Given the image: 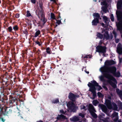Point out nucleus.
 <instances>
[{
  "mask_svg": "<svg viewBox=\"0 0 122 122\" xmlns=\"http://www.w3.org/2000/svg\"><path fill=\"white\" fill-rule=\"evenodd\" d=\"M35 43L37 44L39 46H41V45H42V43H40L38 41H35Z\"/></svg>",
  "mask_w": 122,
  "mask_h": 122,
  "instance_id": "nucleus-45",
  "label": "nucleus"
},
{
  "mask_svg": "<svg viewBox=\"0 0 122 122\" xmlns=\"http://www.w3.org/2000/svg\"><path fill=\"white\" fill-rule=\"evenodd\" d=\"M56 21V24H57L58 25H59L61 24H62V23L61 22V19L60 20H57L56 19L55 20Z\"/></svg>",
  "mask_w": 122,
  "mask_h": 122,
  "instance_id": "nucleus-34",
  "label": "nucleus"
},
{
  "mask_svg": "<svg viewBox=\"0 0 122 122\" xmlns=\"http://www.w3.org/2000/svg\"><path fill=\"white\" fill-rule=\"evenodd\" d=\"M116 63V62L113 60L106 61L105 63V66L102 67L100 68L101 71L103 74L108 72V68L107 66L114 65Z\"/></svg>",
  "mask_w": 122,
  "mask_h": 122,
  "instance_id": "nucleus-3",
  "label": "nucleus"
},
{
  "mask_svg": "<svg viewBox=\"0 0 122 122\" xmlns=\"http://www.w3.org/2000/svg\"><path fill=\"white\" fill-rule=\"evenodd\" d=\"M20 15L19 14L16 13L15 15V17L17 18H18L19 17Z\"/></svg>",
  "mask_w": 122,
  "mask_h": 122,
  "instance_id": "nucleus-52",
  "label": "nucleus"
},
{
  "mask_svg": "<svg viewBox=\"0 0 122 122\" xmlns=\"http://www.w3.org/2000/svg\"><path fill=\"white\" fill-rule=\"evenodd\" d=\"M26 16L27 17H29L30 16H32L31 15L30 13V11L29 10H27L26 12Z\"/></svg>",
  "mask_w": 122,
  "mask_h": 122,
  "instance_id": "nucleus-41",
  "label": "nucleus"
},
{
  "mask_svg": "<svg viewBox=\"0 0 122 122\" xmlns=\"http://www.w3.org/2000/svg\"><path fill=\"white\" fill-rule=\"evenodd\" d=\"M118 113L117 112H114L112 113V116L113 117H116L118 116Z\"/></svg>",
  "mask_w": 122,
  "mask_h": 122,
  "instance_id": "nucleus-36",
  "label": "nucleus"
},
{
  "mask_svg": "<svg viewBox=\"0 0 122 122\" xmlns=\"http://www.w3.org/2000/svg\"><path fill=\"white\" fill-rule=\"evenodd\" d=\"M103 76L102 75L99 77L101 81H105V80L104 79V77H105L104 76L103 74Z\"/></svg>",
  "mask_w": 122,
  "mask_h": 122,
  "instance_id": "nucleus-38",
  "label": "nucleus"
},
{
  "mask_svg": "<svg viewBox=\"0 0 122 122\" xmlns=\"http://www.w3.org/2000/svg\"><path fill=\"white\" fill-rule=\"evenodd\" d=\"M41 53V51L39 49H38L37 51H36V53H37V54L39 55L40 54V53Z\"/></svg>",
  "mask_w": 122,
  "mask_h": 122,
  "instance_id": "nucleus-53",
  "label": "nucleus"
},
{
  "mask_svg": "<svg viewBox=\"0 0 122 122\" xmlns=\"http://www.w3.org/2000/svg\"><path fill=\"white\" fill-rule=\"evenodd\" d=\"M13 29L15 31H16L18 30L19 28L17 25H15L13 26Z\"/></svg>",
  "mask_w": 122,
  "mask_h": 122,
  "instance_id": "nucleus-35",
  "label": "nucleus"
},
{
  "mask_svg": "<svg viewBox=\"0 0 122 122\" xmlns=\"http://www.w3.org/2000/svg\"><path fill=\"white\" fill-rule=\"evenodd\" d=\"M20 98L18 97V98H17V100H18V101H19L20 102H23V100L22 99H20Z\"/></svg>",
  "mask_w": 122,
  "mask_h": 122,
  "instance_id": "nucleus-57",
  "label": "nucleus"
},
{
  "mask_svg": "<svg viewBox=\"0 0 122 122\" xmlns=\"http://www.w3.org/2000/svg\"><path fill=\"white\" fill-rule=\"evenodd\" d=\"M1 5L3 8L5 7H6L5 4L4 2L2 3Z\"/></svg>",
  "mask_w": 122,
  "mask_h": 122,
  "instance_id": "nucleus-55",
  "label": "nucleus"
},
{
  "mask_svg": "<svg viewBox=\"0 0 122 122\" xmlns=\"http://www.w3.org/2000/svg\"><path fill=\"white\" fill-rule=\"evenodd\" d=\"M93 16L94 17H96V18H97L98 20L99 19L100 16V15L98 13H95L93 14Z\"/></svg>",
  "mask_w": 122,
  "mask_h": 122,
  "instance_id": "nucleus-26",
  "label": "nucleus"
},
{
  "mask_svg": "<svg viewBox=\"0 0 122 122\" xmlns=\"http://www.w3.org/2000/svg\"><path fill=\"white\" fill-rule=\"evenodd\" d=\"M105 104L108 109H111L112 108V105L110 100L107 99L105 100Z\"/></svg>",
  "mask_w": 122,
  "mask_h": 122,
  "instance_id": "nucleus-14",
  "label": "nucleus"
},
{
  "mask_svg": "<svg viewBox=\"0 0 122 122\" xmlns=\"http://www.w3.org/2000/svg\"><path fill=\"white\" fill-rule=\"evenodd\" d=\"M97 37L101 39H102L103 38V35L100 32H97Z\"/></svg>",
  "mask_w": 122,
  "mask_h": 122,
  "instance_id": "nucleus-27",
  "label": "nucleus"
},
{
  "mask_svg": "<svg viewBox=\"0 0 122 122\" xmlns=\"http://www.w3.org/2000/svg\"><path fill=\"white\" fill-rule=\"evenodd\" d=\"M51 102L52 103H57L59 102V101L58 99H55L53 100Z\"/></svg>",
  "mask_w": 122,
  "mask_h": 122,
  "instance_id": "nucleus-30",
  "label": "nucleus"
},
{
  "mask_svg": "<svg viewBox=\"0 0 122 122\" xmlns=\"http://www.w3.org/2000/svg\"><path fill=\"white\" fill-rule=\"evenodd\" d=\"M39 19L42 21V22L43 23V25H44L47 21L46 19V18L45 17V16H43V17H42L41 19Z\"/></svg>",
  "mask_w": 122,
  "mask_h": 122,
  "instance_id": "nucleus-24",
  "label": "nucleus"
},
{
  "mask_svg": "<svg viewBox=\"0 0 122 122\" xmlns=\"http://www.w3.org/2000/svg\"><path fill=\"white\" fill-rule=\"evenodd\" d=\"M66 116L62 114H61L58 115L56 118L57 120H60L61 119L65 120L66 119Z\"/></svg>",
  "mask_w": 122,
  "mask_h": 122,
  "instance_id": "nucleus-19",
  "label": "nucleus"
},
{
  "mask_svg": "<svg viewBox=\"0 0 122 122\" xmlns=\"http://www.w3.org/2000/svg\"><path fill=\"white\" fill-rule=\"evenodd\" d=\"M103 42L102 40H100L98 43V46H102Z\"/></svg>",
  "mask_w": 122,
  "mask_h": 122,
  "instance_id": "nucleus-54",
  "label": "nucleus"
},
{
  "mask_svg": "<svg viewBox=\"0 0 122 122\" xmlns=\"http://www.w3.org/2000/svg\"><path fill=\"white\" fill-rule=\"evenodd\" d=\"M119 41V39H115V42L116 43H118Z\"/></svg>",
  "mask_w": 122,
  "mask_h": 122,
  "instance_id": "nucleus-58",
  "label": "nucleus"
},
{
  "mask_svg": "<svg viewBox=\"0 0 122 122\" xmlns=\"http://www.w3.org/2000/svg\"><path fill=\"white\" fill-rule=\"evenodd\" d=\"M82 56H83V55H82ZM81 58L83 59L86 60V59L88 58H91V56L89 55H86L84 56H82L81 57Z\"/></svg>",
  "mask_w": 122,
  "mask_h": 122,
  "instance_id": "nucleus-25",
  "label": "nucleus"
},
{
  "mask_svg": "<svg viewBox=\"0 0 122 122\" xmlns=\"http://www.w3.org/2000/svg\"><path fill=\"white\" fill-rule=\"evenodd\" d=\"M107 9V7H103L102 8V10L103 12H106V11Z\"/></svg>",
  "mask_w": 122,
  "mask_h": 122,
  "instance_id": "nucleus-49",
  "label": "nucleus"
},
{
  "mask_svg": "<svg viewBox=\"0 0 122 122\" xmlns=\"http://www.w3.org/2000/svg\"><path fill=\"white\" fill-rule=\"evenodd\" d=\"M18 97H16V96L13 97L12 95H10L9 98V103L10 104H11L15 106L17 105V102L18 101L17 100Z\"/></svg>",
  "mask_w": 122,
  "mask_h": 122,
  "instance_id": "nucleus-6",
  "label": "nucleus"
},
{
  "mask_svg": "<svg viewBox=\"0 0 122 122\" xmlns=\"http://www.w3.org/2000/svg\"><path fill=\"white\" fill-rule=\"evenodd\" d=\"M36 0H30L31 1L32 3L35 4L36 2Z\"/></svg>",
  "mask_w": 122,
  "mask_h": 122,
  "instance_id": "nucleus-56",
  "label": "nucleus"
},
{
  "mask_svg": "<svg viewBox=\"0 0 122 122\" xmlns=\"http://www.w3.org/2000/svg\"><path fill=\"white\" fill-rule=\"evenodd\" d=\"M98 96L99 98L103 97V95L100 92H98L97 93Z\"/></svg>",
  "mask_w": 122,
  "mask_h": 122,
  "instance_id": "nucleus-37",
  "label": "nucleus"
},
{
  "mask_svg": "<svg viewBox=\"0 0 122 122\" xmlns=\"http://www.w3.org/2000/svg\"><path fill=\"white\" fill-rule=\"evenodd\" d=\"M103 121L104 122H107L108 121L107 120L106 118L103 120Z\"/></svg>",
  "mask_w": 122,
  "mask_h": 122,
  "instance_id": "nucleus-63",
  "label": "nucleus"
},
{
  "mask_svg": "<svg viewBox=\"0 0 122 122\" xmlns=\"http://www.w3.org/2000/svg\"><path fill=\"white\" fill-rule=\"evenodd\" d=\"M115 119L113 120V121L114 122H117L118 120V117H116Z\"/></svg>",
  "mask_w": 122,
  "mask_h": 122,
  "instance_id": "nucleus-50",
  "label": "nucleus"
},
{
  "mask_svg": "<svg viewBox=\"0 0 122 122\" xmlns=\"http://www.w3.org/2000/svg\"><path fill=\"white\" fill-rule=\"evenodd\" d=\"M96 52L104 54L106 52V50L107 48L106 46H98L96 47Z\"/></svg>",
  "mask_w": 122,
  "mask_h": 122,
  "instance_id": "nucleus-8",
  "label": "nucleus"
},
{
  "mask_svg": "<svg viewBox=\"0 0 122 122\" xmlns=\"http://www.w3.org/2000/svg\"><path fill=\"white\" fill-rule=\"evenodd\" d=\"M70 120L71 121L73 122L78 121L79 120L78 118L76 116H75L72 118H70Z\"/></svg>",
  "mask_w": 122,
  "mask_h": 122,
  "instance_id": "nucleus-23",
  "label": "nucleus"
},
{
  "mask_svg": "<svg viewBox=\"0 0 122 122\" xmlns=\"http://www.w3.org/2000/svg\"><path fill=\"white\" fill-rule=\"evenodd\" d=\"M98 107L101 108L102 111L104 113L107 112V109L106 107L104 105L100 104L98 105Z\"/></svg>",
  "mask_w": 122,
  "mask_h": 122,
  "instance_id": "nucleus-16",
  "label": "nucleus"
},
{
  "mask_svg": "<svg viewBox=\"0 0 122 122\" xmlns=\"http://www.w3.org/2000/svg\"><path fill=\"white\" fill-rule=\"evenodd\" d=\"M79 97V96L78 95H75L71 92L69 93L68 97L72 102H68L67 105L69 110L71 111L75 112L76 111L78 107L75 106L74 102H76V98Z\"/></svg>",
  "mask_w": 122,
  "mask_h": 122,
  "instance_id": "nucleus-1",
  "label": "nucleus"
},
{
  "mask_svg": "<svg viewBox=\"0 0 122 122\" xmlns=\"http://www.w3.org/2000/svg\"><path fill=\"white\" fill-rule=\"evenodd\" d=\"M23 33L25 35V36H27L28 35V31L26 29L24 31H23Z\"/></svg>",
  "mask_w": 122,
  "mask_h": 122,
  "instance_id": "nucleus-43",
  "label": "nucleus"
},
{
  "mask_svg": "<svg viewBox=\"0 0 122 122\" xmlns=\"http://www.w3.org/2000/svg\"><path fill=\"white\" fill-rule=\"evenodd\" d=\"M81 109H86L85 110H86V107L84 106H81Z\"/></svg>",
  "mask_w": 122,
  "mask_h": 122,
  "instance_id": "nucleus-51",
  "label": "nucleus"
},
{
  "mask_svg": "<svg viewBox=\"0 0 122 122\" xmlns=\"http://www.w3.org/2000/svg\"><path fill=\"white\" fill-rule=\"evenodd\" d=\"M92 25H96L97 24L99 23V20L97 18H95L92 20Z\"/></svg>",
  "mask_w": 122,
  "mask_h": 122,
  "instance_id": "nucleus-21",
  "label": "nucleus"
},
{
  "mask_svg": "<svg viewBox=\"0 0 122 122\" xmlns=\"http://www.w3.org/2000/svg\"><path fill=\"white\" fill-rule=\"evenodd\" d=\"M60 112L61 113L64 114H65L66 112V111L65 112H64L63 110H60Z\"/></svg>",
  "mask_w": 122,
  "mask_h": 122,
  "instance_id": "nucleus-47",
  "label": "nucleus"
},
{
  "mask_svg": "<svg viewBox=\"0 0 122 122\" xmlns=\"http://www.w3.org/2000/svg\"><path fill=\"white\" fill-rule=\"evenodd\" d=\"M33 50L35 52V53H36V51H37V50H36V47H34L33 48Z\"/></svg>",
  "mask_w": 122,
  "mask_h": 122,
  "instance_id": "nucleus-59",
  "label": "nucleus"
},
{
  "mask_svg": "<svg viewBox=\"0 0 122 122\" xmlns=\"http://www.w3.org/2000/svg\"><path fill=\"white\" fill-rule=\"evenodd\" d=\"M51 1L53 2L54 3L57 4L56 1V0H50Z\"/></svg>",
  "mask_w": 122,
  "mask_h": 122,
  "instance_id": "nucleus-61",
  "label": "nucleus"
},
{
  "mask_svg": "<svg viewBox=\"0 0 122 122\" xmlns=\"http://www.w3.org/2000/svg\"><path fill=\"white\" fill-rule=\"evenodd\" d=\"M122 7V0L118 1L117 4V8L118 9H121Z\"/></svg>",
  "mask_w": 122,
  "mask_h": 122,
  "instance_id": "nucleus-17",
  "label": "nucleus"
},
{
  "mask_svg": "<svg viewBox=\"0 0 122 122\" xmlns=\"http://www.w3.org/2000/svg\"><path fill=\"white\" fill-rule=\"evenodd\" d=\"M51 19L53 20H56V19L54 14L53 13H51Z\"/></svg>",
  "mask_w": 122,
  "mask_h": 122,
  "instance_id": "nucleus-32",
  "label": "nucleus"
},
{
  "mask_svg": "<svg viewBox=\"0 0 122 122\" xmlns=\"http://www.w3.org/2000/svg\"><path fill=\"white\" fill-rule=\"evenodd\" d=\"M108 69V72H110L113 75L117 77H119L121 76V74L119 71L116 73L117 68L114 66L109 67Z\"/></svg>",
  "mask_w": 122,
  "mask_h": 122,
  "instance_id": "nucleus-5",
  "label": "nucleus"
},
{
  "mask_svg": "<svg viewBox=\"0 0 122 122\" xmlns=\"http://www.w3.org/2000/svg\"><path fill=\"white\" fill-rule=\"evenodd\" d=\"M104 88L105 89V90L106 91H107L108 90V88H107L106 86H105L104 87Z\"/></svg>",
  "mask_w": 122,
  "mask_h": 122,
  "instance_id": "nucleus-64",
  "label": "nucleus"
},
{
  "mask_svg": "<svg viewBox=\"0 0 122 122\" xmlns=\"http://www.w3.org/2000/svg\"><path fill=\"white\" fill-rule=\"evenodd\" d=\"M36 13L39 19H41L42 17L45 16L44 10H40L39 9L36 10Z\"/></svg>",
  "mask_w": 122,
  "mask_h": 122,
  "instance_id": "nucleus-9",
  "label": "nucleus"
},
{
  "mask_svg": "<svg viewBox=\"0 0 122 122\" xmlns=\"http://www.w3.org/2000/svg\"><path fill=\"white\" fill-rule=\"evenodd\" d=\"M61 16H60V13H59L58 15V16L57 17V19L60 20V19H61Z\"/></svg>",
  "mask_w": 122,
  "mask_h": 122,
  "instance_id": "nucleus-60",
  "label": "nucleus"
},
{
  "mask_svg": "<svg viewBox=\"0 0 122 122\" xmlns=\"http://www.w3.org/2000/svg\"><path fill=\"white\" fill-rule=\"evenodd\" d=\"M122 12L121 11H117L116 12V14L117 15V20H122V18L120 16V15Z\"/></svg>",
  "mask_w": 122,
  "mask_h": 122,
  "instance_id": "nucleus-18",
  "label": "nucleus"
},
{
  "mask_svg": "<svg viewBox=\"0 0 122 122\" xmlns=\"http://www.w3.org/2000/svg\"><path fill=\"white\" fill-rule=\"evenodd\" d=\"M91 83L89 82L88 86L90 88L89 91L91 92L92 93V97H90V98L92 99H94L97 96L96 90L97 89L98 91H99L102 89V88L95 80L91 81Z\"/></svg>",
  "mask_w": 122,
  "mask_h": 122,
  "instance_id": "nucleus-2",
  "label": "nucleus"
},
{
  "mask_svg": "<svg viewBox=\"0 0 122 122\" xmlns=\"http://www.w3.org/2000/svg\"><path fill=\"white\" fill-rule=\"evenodd\" d=\"M3 114L7 116L10 115L12 113V110L11 108L9 107H5L4 108Z\"/></svg>",
  "mask_w": 122,
  "mask_h": 122,
  "instance_id": "nucleus-10",
  "label": "nucleus"
},
{
  "mask_svg": "<svg viewBox=\"0 0 122 122\" xmlns=\"http://www.w3.org/2000/svg\"><path fill=\"white\" fill-rule=\"evenodd\" d=\"M118 106L122 110V103L121 102L118 104Z\"/></svg>",
  "mask_w": 122,
  "mask_h": 122,
  "instance_id": "nucleus-46",
  "label": "nucleus"
},
{
  "mask_svg": "<svg viewBox=\"0 0 122 122\" xmlns=\"http://www.w3.org/2000/svg\"><path fill=\"white\" fill-rule=\"evenodd\" d=\"M39 7L40 8V10H43V4L42 3H40L39 5Z\"/></svg>",
  "mask_w": 122,
  "mask_h": 122,
  "instance_id": "nucleus-44",
  "label": "nucleus"
},
{
  "mask_svg": "<svg viewBox=\"0 0 122 122\" xmlns=\"http://www.w3.org/2000/svg\"><path fill=\"white\" fill-rule=\"evenodd\" d=\"M113 34L114 35H117L116 33L114 30H113L112 32Z\"/></svg>",
  "mask_w": 122,
  "mask_h": 122,
  "instance_id": "nucleus-62",
  "label": "nucleus"
},
{
  "mask_svg": "<svg viewBox=\"0 0 122 122\" xmlns=\"http://www.w3.org/2000/svg\"><path fill=\"white\" fill-rule=\"evenodd\" d=\"M117 30H119L121 33L122 31V20L117 24Z\"/></svg>",
  "mask_w": 122,
  "mask_h": 122,
  "instance_id": "nucleus-15",
  "label": "nucleus"
},
{
  "mask_svg": "<svg viewBox=\"0 0 122 122\" xmlns=\"http://www.w3.org/2000/svg\"><path fill=\"white\" fill-rule=\"evenodd\" d=\"M79 115L82 118H83L85 117L84 115L82 113H80L79 114Z\"/></svg>",
  "mask_w": 122,
  "mask_h": 122,
  "instance_id": "nucleus-48",
  "label": "nucleus"
},
{
  "mask_svg": "<svg viewBox=\"0 0 122 122\" xmlns=\"http://www.w3.org/2000/svg\"><path fill=\"white\" fill-rule=\"evenodd\" d=\"M89 110L92 116L94 118H96L97 116L94 112H96L94 107L92 104H89Z\"/></svg>",
  "mask_w": 122,
  "mask_h": 122,
  "instance_id": "nucleus-7",
  "label": "nucleus"
},
{
  "mask_svg": "<svg viewBox=\"0 0 122 122\" xmlns=\"http://www.w3.org/2000/svg\"><path fill=\"white\" fill-rule=\"evenodd\" d=\"M12 27L11 26L9 27L7 29V31L10 32H12Z\"/></svg>",
  "mask_w": 122,
  "mask_h": 122,
  "instance_id": "nucleus-39",
  "label": "nucleus"
},
{
  "mask_svg": "<svg viewBox=\"0 0 122 122\" xmlns=\"http://www.w3.org/2000/svg\"><path fill=\"white\" fill-rule=\"evenodd\" d=\"M22 90H15L13 93L14 95L16 96V97L21 98L22 97V94H23L24 92H22Z\"/></svg>",
  "mask_w": 122,
  "mask_h": 122,
  "instance_id": "nucleus-11",
  "label": "nucleus"
},
{
  "mask_svg": "<svg viewBox=\"0 0 122 122\" xmlns=\"http://www.w3.org/2000/svg\"><path fill=\"white\" fill-rule=\"evenodd\" d=\"M22 87L21 85H19L17 86L15 90H20L22 89Z\"/></svg>",
  "mask_w": 122,
  "mask_h": 122,
  "instance_id": "nucleus-40",
  "label": "nucleus"
},
{
  "mask_svg": "<svg viewBox=\"0 0 122 122\" xmlns=\"http://www.w3.org/2000/svg\"><path fill=\"white\" fill-rule=\"evenodd\" d=\"M46 52L47 54H51V51L49 47H48L46 48Z\"/></svg>",
  "mask_w": 122,
  "mask_h": 122,
  "instance_id": "nucleus-29",
  "label": "nucleus"
},
{
  "mask_svg": "<svg viewBox=\"0 0 122 122\" xmlns=\"http://www.w3.org/2000/svg\"><path fill=\"white\" fill-rule=\"evenodd\" d=\"M41 32L40 30H38L35 33L34 37H37L40 34Z\"/></svg>",
  "mask_w": 122,
  "mask_h": 122,
  "instance_id": "nucleus-31",
  "label": "nucleus"
},
{
  "mask_svg": "<svg viewBox=\"0 0 122 122\" xmlns=\"http://www.w3.org/2000/svg\"><path fill=\"white\" fill-rule=\"evenodd\" d=\"M92 103L94 105L96 106L99 103V102L97 100H94L92 101Z\"/></svg>",
  "mask_w": 122,
  "mask_h": 122,
  "instance_id": "nucleus-28",
  "label": "nucleus"
},
{
  "mask_svg": "<svg viewBox=\"0 0 122 122\" xmlns=\"http://www.w3.org/2000/svg\"><path fill=\"white\" fill-rule=\"evenodd\" d=\"M117 51L119 54H122V45L120 43H119L118 44Z\"/></svg>",
  "mask_w": 122,
  "mask_h": 122,
  "instance_id": "nucleus-13",
  "label": "nucleus"
},
{
  "mask_svg": "<svg viewBox=\"0 0 122 122\" xmlns=\"http://www.w3.org/2000/svg\"><path fill=\"white\" fill-rule=\"evenodd\" d=\"M5 105H4L0 104V115L2 114L3 113V111L4 110V108H5L4 107ZM5 119H3L2 118H1L0 117V122H4L5 121Z\"/></svg>",
  "mask_w": 122,
  "mask_h": 122,
  "instance_id": "nucleus-12",
  "label": "nucleus"
},
{
  "mask_svg": "<svg viewBox=\"0 0 122 122\" xmlns=\"http://www.w3.org/2000/svg\"><path fill=\"white\" fill-rule=\"evenodd\" d=\"M104 38L107 40L109 39L110 38V36L108 34L107 31H106L105 32L104 34Z\"/></svg>",
  "mask_w": 122,
  "mask_h": 122,
  "instance_id": "nucleus-22",
  "label": "nucleus"
},
{
  "mask_svg": "<svg viewBox=\"0 0 122 122\" xmlns=\"http://www.w3.org/2000/svg\"><path fill=\"white\" fill-rule=\"evenodd\" d=\"M116 90L117 94L119 95V97L122 100V90H120L118 88H117Z\"/></svg>",
  "mask_w": 122,
  "mask_h": 122,
  "instance_id": "nucleus-20",
  "label": "nucleus"
},
{
  "mask_svg": "<svg viewBox=\"0 0 122 122\" xmlns=\"http://www.w3.org/2000/svg\"><path fill=\"white\" fill-rule=\"evenodd\" d=\"M104 76L105 78L108 79V82L111 84L114 88H115L117 87L116 85L114 82H112V81L114 82L116 81L115 78L110 74L105 73L104 74Z\"/></svg>",
  "mask_w": 122,
  "mask_h": 122,
  "instance_id": "nucleus-4",
  "label": "nucleus"
},
{
  "mask_svg": "<svg viewBox=\"0 0 122 122\" xmlns=\"http://www.w3.org/2000/svg\"><path fill=\"white\" fill-rule=\"evenodd\" d=\"M110 19L111 20L112 22H113L114 21V18L113 15V14H112L110 15Z\"/></svg>",
  "mask_w": 122,
  "mask_h": 122,
  "instance_id": "nucleus-42",
  "label": "nucleus"
},
{
  "mask_svg": "<svg viewBox=\"0 0 122 122\" xmlns=\"http://www.w3.org/2000/svg\"><path fill=\"white\" fill-rule=\"evenodd\" d=\"M103 18L104 21V22L107 23L108 21V19L107 17L105 16H104L103 17Z\"/></svg>",
  "mask_w": 122,
  "mask_h": 122,
  "instance_id": "nucleus-33",
  "label": "nucleus"
}]
</instances>
